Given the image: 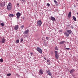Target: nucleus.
<instances>
[{
  "mask_svg": "<svg viewBox=\"0 0 78 78\" xmlns=\"http://www.w3.org/2000/svg\"><path fill=\"white\" fill-rule=\"evenodd\" d=\"M11 73H9L7 74V76H11Z\"/></svg>",
  "mask_w": 78,
  "mask_h": 78,
  "instance_id": "nucleus-25",
  "label": "nucleus"
},
{
  "mask_svg": "<svg viewBox=\"0 0 78 78\" xmlns=\"http://www.w3.org/2000/svg\"><path fill=\"white\" fill-rule=\"evenodd\" d=\"M64 34L66 35V36L68 37L69 36V33H67V32H65L64 33Z\"/></svg>",
  "mask_w": 78,
  "mask_h": 78,
  "instance_id": "nucleus-12",
  "label": "nucleus"
},
{
  "mask_svg": "<svg viewBox=\"0 0 78 78\" xmlns=\"http://www.w3.org/2000/svg\"><path fill=\"white\" fill-rule=\"evenodd\" d=\"M5 42H6V41L4 38H3L2 40V43H5Z\"/></svg>",
  "mask_w": 78,
  "mask_h": 78,
  "instance_id": "nucleus-15",
  "label": "nucleus"
},
{
  "mask_svg": "<svg viewBox=\"0 0 78 78\" xmlns=\"http://www.w3.org/2000/svg\"><path fill=\"white\" fill-rule=\"evenodd\" d=\"M64 42H65V41H61L59 42V44H64Z\"/></svg>",
  "mask_w": 78,
  "mask_h": 78,
  "instance_id": "nucleus-20",
  "label": "nucleus"
},
{
  "mask_svg": "<svg viewBox=\"0 0 78 78\" xmlns=\"http://www.w3.org/2000/svg\"><path fill=\"white\" fill-rule=\"evenodd\" d=\"M37 51H38L40 53H41V54L42 53V49H41L40 48H39V47H38L36 49Z\"/></svg>",
  "mask_w": 78,
  "mask_h": 78,
  "instance_id": "nucleus-3",
  "label": "nucleus"
},
{
  "mask_svg": "<svg viewBox=\"0 0 78 78\" xmlns=\"http://www.w3.org/2000/svg\"><path fill=\"white\" fill-rule=\"evenodd\" d=\"M21 42H23V39L22 38L21 39Z\"/></svg>",
  "mask_w": 78,
  "mask_h": 78,
  "instance_id": "nucleus-31",
  "label": "nucleus"
},
{
  "mask_svg": "<svg viewBox=\"0 0 78 78\" xmlns=\"http://www.w3.org/2000/svg\"><path fill=\"white\" fill-rule=\"evenodd\" d=\"M33 52H31L30 53V55H31V56H32V55H33Z\"/></svg>",
  "mask_w": 78,
  "mask_h": 78,
  "instance_id": "nucleus-34",
  "label": "nucleus"
},
{
  "mask_svg": "<svg viewBox=\"0 0 78 78\" xmlns=\"http://www.w3.org/2000/svg\"><path fill=\"white\" fill-rule=\"evenodd\" d=\"M44 59L45 60H46V58L45 57H44Z\"/></svg>",
  "mask_w": 78,
  "mask_h": 78,
  "instance_id": "nucleus-38",
  "label": "nucleus"
},
{
  "mask_svg": "<svg viewBox=\"0 0 78 78\" xmlns=\"http://www.w3.org/2000/svg\"><path fill=\"white\" fill-rule=\"evenodd\" d=\"M74 72H75V69H72L70 70L69 72L70 73H73Z\"/></svg>",
  "mask_w": 78,
  "mask_h": 78,
  "instance_id": "nucleus-11",
  "label": "nucleus"
},
{
  "mask_svg": "<svg viewBox=\"0 0 78 78\" xmlns=\"http://www.w3.org/2000/svg\"><path fill=\"white\" fill-rule=\"evenodd\" d=\"M23 20H24V19H25V17H23Z\"/></svg>",
  "mask_w": 78,
  "mask_h": 78,
  "instance_id": "nucleus-36",
  "label": "nucleus"
},
{
  "mask_svg": "<svg viewBox=\"0 0 78 78\" xmlns=\"http://www.w3.org/2000/svg\"><path fill=\"white\" fill-rule=\"evenodd\" d=\"M17 6H18V7H19V5H20V4H19V3H17Z\"/></svg>",
  "mask_w": 78,
  "mask_h": 78,
  "instance_id": "nucleus-28",
  "label": "nucleus"
},
{
  "mask_svg": "<svg viewBox=\"0 0 78 78\" xmlns=\"http://www.w3.org/2000/svg\"><path fill=\"white\" fill-rule=\"evenodd\" d=\"M12 8V5L11 3L9 2L7 5V9L8 11L11 10V8Z\"/></svg>",
  "mask_w": 78,
  "mask_h": 78,
  "instance_id": "nucleus-1",
  "label": "nucleus"
},
{
  "mask_svg": "<svg viewBox=\"0 0 78 78\" xmlns=\"http://www.w3.org/2000/svg\"><path fill=\"white\" fill-rule=\"evenodd\" d=\"M59 32H60L61 33H62V30H59Z\"/></svg>",
  "mask_w": 78,
  "mask_h": 78,
  "instance_id": "nucleus-33",
  "label": "nucleus"
},
{
  "mask_svg": "<svg viewBox=\"0 0 78 78\" xmlns=\"http://www.w3.org/2000/svg\"><path fill=\"white\" fill-rule=\"evenodd\" d=\"M3 62V59L2 58H1L0 59V62L2 63Z\"/></svg>",
  "mask_w": 78,
  "mask_h": 78,
  "instance_id": "nucleus-22",
  "label": "nucleus"
},
{
  "mask_svg": "<svg viewBox=\"0 0 78 78\" xmlns=\"http://www.w3.org/2000/svg\"><path fill=\"white\" fill-rule=\"evenodd\" d=\"M29 30L27 29L26 30H25L23 32V34H28V33H29Z\"/></svg>",
  "mask_w": 78,
  "mask_h": 78,
  "instance_id": "nucleus-7",
  "label": "nucleus"
},
{
  "mask_svg": "<svg viewBox=\"0 0 78 78\" xmlns=\"http://www.w3.org/2000/svg\"><path fill=\"white\" fill-rule=\"evenodd\" d=\"M21 15V14L19 12H18L16 14V16L17 17V19H19L20 18V15Z\"/></svg>",
  "mask_w": 78,
  "mask_h": 78,
  "instance_id": "nucleus-5",
  "label": "nucleus"
},
{
  "mask_svg": "<svg viewBox=\"0 0 78 78\" xmlns=\"http://www.w3.org/2000/svg\"><path fill=\"white\" fill-rule=\"evenodd\" d=\"M54 53L55 58H56V59H58V57H59V54H58V52L56 51H55Z\"/></svg>",
  "mask_w": 78,
  "mask_h": 78,
  "instance_id": "nucleus-2",
  "label": "nucleus"
},
{
  "mask_svg": "<svg viewBox=\"0 0 78 78\" xmlns=\"http://www.w3.org/2000/svg\"><path fill=\"white\" fill-rule=\"evenodd\" d=\"M39 73L40 74H41V75L43 74V71H42V69H40L39 70Z\"/></svg>",
  "mask_w": 78,
  "mask_h": 78,
  "instance_id": "nucleus-13",
  "label": "nucleus"
},
{
  "mask_svg": "<svg viewBox=\"0 0 78 78\" xmlns=\"http://www.w3.org/2000/svg\"><path fill=\"white\" fill-rule=\"evenodd\" d=\"M8 16L10 17H14V15L13 14H10Z\"/></svg>",
  "mask_w": 78,
  "mask_h": 78,
  "instance_id": "nucleus-17",
  "label": "nucleus"
},
{
  "mask_svg": "<svg viewBox=\"0 0 78 78\" xmlns=\"http://www.w3.org/2000/svg\"><path fill=\"white\" fill-rule=\"evenodd\" d=\"M47 6H50V4L47 3Z\"/></svg>",
  "mask_w": 78,
  "mask_h": 78,
  "instance_id": "nucleus-27",
  "label": "nucleus"
},
{
  "mask_svg": "<svg viewBox=\"0 0 78 78\" xmlns=\"http://www.w3.org/2000/svg\"><path fill=\"white\" fill-rule=\"evenodd\" d=\"M1 26H2V27H3L4 26V23H1Z\"/></svg>",
  "mask_w": 78,
  "mask_h": 78,
  "instance_id": "nucleus-23",
  "label": "nucleus"
},
{
  "mask_svg": "<svg viewBox=\"0 0 78 78\" xmlns=\"http://www.w3.org/2000/svg\"><path fill=\"white\" fill-rule=\"evenodd\" d=\"M77 0V1H78V0Z\"/></svg>",
  "mask_w": 78,
  "mask_h": 78,
  "instance_id": "nucleus-39",
  "label": "nucleus"
},
{
  "mask_svg": "<svg viewBox=\"0 0 78 78\" xmlns=\"http://www.w3.org/2000/svg\"><path fill=\"white\" fill-rule=\"evenodd\" d=\"M67 32L69 34H71V33H72V31L71 30H67Z\"/></svg>",
  "mask_w": 78,
  "mask_h": 78,
  "instance_id": "nucleus-9",
  "label": "nucleus"
},
{
  "mask_svg": "<svg viewBox=\"0 0 78 78\" xmlns=\"http://www.w3.org/2000/svg\"><path fill=\"white\" fill-rule=\"evenodd\" d=\"M21 28H22V29H23V27H24V26L23 25H22V26H21Z\"/></svg>",
  "mask_w": 78,
  "mask_h": 78,
  "instance_id": "nucleus-32",
  "label": "nucleus"
},
{
  "mask_svg": "<svg viewBox=\"0 0 78 78\" xmlns=\"http://www.w3.org/2000/svg\"><path fill=\"white\" fill-rule=\"evenodd\" d=\"M47 64L48 65L50 64V60H47Z\"/></svg>",
  "mask_w": 78,
  "mask_h": 78,
  "instance_id": "nucleus-18",
  "label": "nucleus"
},
{
  "mask_svg": "<svg viewBox=\"0 0 78 78\" xmlns=\"http://www.w3.org/2000/svg\"><path fill=\"white\" fill-rule=\"evenodd\" d=\"M73 18L74 20V21H76V18H75V16H73Z\"/></svg>",
  "mask_w": 78,
  "mask_h": 78,
  "instance_id": "nucleus-21",
  "label": "nucleus"
},
{
  "mask_svg": "<svg viewBox=\"0 0 78 78\" xmlns=\"http://www.w3.org/2000/svg\"><path fill=\"white\" fill-rule=\"evenodd\" d=\"M54 2L57 5V6L58 5V3H57V1H56L54 0Z\"/></svg>",
  "mask_w": 78,
  "mask_h": 78,
  "instance_id": "nucleus-19",
  "label": "nucleus"
},
{
  "mask_svg": "<svg viewBox=\"0 0 78 78\" xmlns=\"http://www.w3.org/2000/svg\"><path fill=\"white\" fill-rule=\"evenodd\" d=\"M19 41H20V40H16V43H18L19 42Z\"/></svg>",
  "mask_w": 78,
  "mask_h": 78,
  "instance_id": "nucleus-24",
  "label": "nucleus"
},
{
  "mask_svg": "<svg viewBox=\"0 0 78 78\" xmlns=\"http://www.w3.org/2000/svg\"><path fill=\"white\" fill-rule=\"evenodd\" d=\"M18 25H16V26L15 27L14 29L15 30H17L18 29Z\"/></svg>",
  "mask_w": 78,
  "mask_h": 78,
  "instance_id": "nucleus-16",
  "label": "nucleus"
},
{
  "mask_svg": "<svg viewBox=\"0 0 78 78\" xmlns=\"http://www.w3.org/2000/svg\"><path fill=\"white\" fill-rule=\"evenodd\" d=\"M5 2H4L3 3H1L0 4V6L1 7H4L5 6Z\"/></svg>",
  "mask_w": 78,
  "mask_h": 78,
  "instance_id": "nucleus-6",
  "label": "nucleus"
},
{
  "mask_svg": "<svg viewBox=\"0 0 78 78\" xmlns=\"http://www.w3.org/2000/svg\"><path fill=\"white\" fill-rule=\"evenodd\" d=\"M51 20H52V21H55V18L53 17L52 16L51 18Z\"/></svg>",
  "mask_w": 78,
  "mask_h": 78,
  "instance_id": "nucleus-14",
  "label": "nucleus"
},
{
  "mask_svg": "<svg viewBox=\"0 0 78 78\" xmlns=\"http://www.w3.org/2000/svg\"><path fill=\"white\" fill-rule=\"evenodd\" d=\"M70 28H72V29H73V28H74V27H73V26H70Z\"/></svg>",
  "mask_w": 78,
  "mask_h": 78,
  "instance_id": "nucleus-29",
  "label": "nucleus"
},
{
  "mask_svg": "<svg viewBox=\"0 0 78 78\" xmlns=\"http://www.w3.org/2000/svg\"><path fill=\"white\" fill-rule=\"evenodd\" d=\"M71 14L72 13H71V12H70L69 13L68 15V17H69V18H70V17L71 16Z\"/></svg>",
  "mask_w": 78,
  "mask_h": 78,
  "instance_id": "nucleus-10",
  "label": "nucleus"
},
{
  "mask_svg": "<svg viewBox=\"0 0 78 78\" xmlns=\"http://www.w3.org/2000/svg\"><path fill=\"white\" fill-rule=\"evenodd\" d=\"M23 2H25V0H22Z\"/></svg>",
  "mask_w": 78,
  "mask_h": 78,
  "instance_id": "nucleus-35",
  "label": "nucleus"
},
{
  "mask_svg": "<svg viewBox=\"0 0 78 78\" xmlns=\"http://www.w3.org/2000/svg\"><path fill=\"white\" fill-rule=\"evenodd\" d=\"M47 73H48V74L49 75V76H51V75H52L51 73V72H50L49 70L47 71Z\"/></svg>",
  "mask_w": 78,
  "mask_h": 78,
  "instance_id": "nucleus-8",
  "label": "nucleus"
},
{
  "mask_svg": "<svg viewBox=\"0 0 78 78\" xmlns=\"http://www.w3.org/2000/svg\"><path fill=\"white\" fill-rule=\"evenodd\" d=\"M46 39L48 40V37H46Z\"/></svg>",
  "mask_w": 78,
  "mask_h": 78,
  "instance_id": "nucleus-37",
  "label": "nucleus"
},
{
  "mask_svg": "<svg viewBox=\"0 0 78 78\" xmlns=\"http://www.w3.org/2000/svg\"><path fill=\"white\" fill-rule=\"evenodd\" d=\"M42 24V21L41 20L38 21L37 22V25L38 26H41Z\"/></svg>",
  "mask_w": 78,
  "mask_h": 78,
  "instance_id": "nucleus-4",
  "label": "nucleus"
},
{
  "mask_svg": "<svg viewBox=\"0 0 78 78\" xmlns=\"http://www.w3.org/2000/svg\"><path fill=\"white\" fill-rule=\"evenodd\" d=\"M66 50H70V48H66Z\"/></svg>",
  "mask_w": 78,
  "mask_h": 78,
  "instance_id": "nucleus-30",
  "label": "nucleus"
},
{
  "mask_svg": "<svg viewBox=\"0 0 78 78\" xmlns=\"http://www.w3.org/2000/svg\"><path fill=\"white\" fill-rule=\"evenodd\" d=\"M55 50H58V48L57 47H55Z\"/></svg>",
  "mask_w": 78,
  "mask_h": 78,
  "instance_id": "nucleus-26",
  "label": "nucleus"
}]
</instances>
